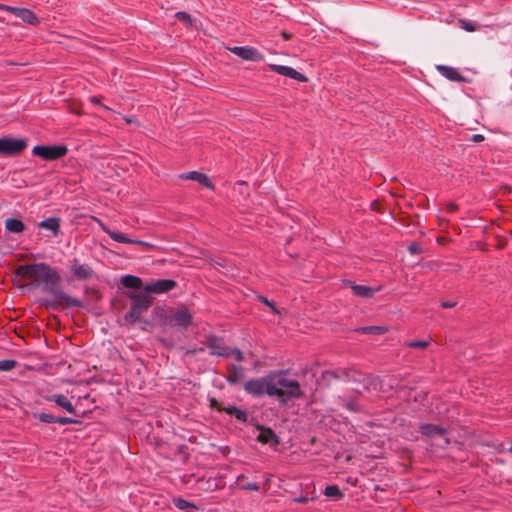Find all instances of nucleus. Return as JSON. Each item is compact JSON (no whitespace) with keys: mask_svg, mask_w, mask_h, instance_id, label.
<instances>
[{"mask_svg":"<svg viewBox=\"0 0 512 512\" xmlns=\"http://www.w3.org/2000/svg\"><path fill=\"white\" fill-rule=\"evenodd\" d=\"M16 275L30 281L32 287L41 288L50 296L51 299L45 302L48 307L54 308L64 304L61 276L56 269L45 263L25 264L17 268Z\"/></svg>","mask_w":512,"mask_h":512,"instance_id":"1","label":"nucleus"},{"mask_svg":"<svg viewBox=\"0 0 512 512\" xmlns=\"http://www.w3.org/2000/svg\"><path fill=\"white\" fill-rule=\"evenodd\" d=\"M274 387L277 388V393L274 397L282 404H286L291 399H299L304 396L299 382L287 378L285 371L274 372Z\"/></svg>","mask_w":512,"mask_h":512,"instance_id":"2","label":"nucleus"},{"mask_svg":"<svg viewBox=\"0 0 512 512\" xmlns=\"http://www.w3.org/2000/svg\"><path fill=\"white\" fill-rule=\"evenodd\" d=\"M243 389L247 394L254 398H261L265 395L274 397L277 393V388L274 387V372H271L264 377L251 379L245 382Z\"/></svg>","mask_w":512,"mask_h":512,"instance_id":"3","label":"nucleus"},{"mask_svg":"<svg viewBox=\"0 0 512 512\" xmlns=\"http://www.w3.org/2000/svg\"><path fill=\"white\" fill-rule=\"evenodd\" d=\"M131 307L125 315V320L131 324L136 323L140 316L146 312L152 304V297L145 290L140 293L131 294Z\"/></svg>","mask_w":512,"mask_h":512,"instance_id":"4","label":"nucleus"},{"mask_svg":"<svg viewBox=\"0 0 512 512\" xmlns=\"http://www.w3.org/2000/svg\"><path fill=\"white\" fill-rule=\"evenodd\" d=\"M193 323V315L189 309L182 305L176 309H172L170 314L164 319V324L170 327H178L186 330Z\"/></svg>","mask_w":512,"mask_h":512,"instance_id":"5","label":"nucleus"},{"mask_svg":"<svg viewBox=\"0 0 512 512\" xmlns=\"http://www.w3.org/2000/svg\"><path fill=\"white\" fill-rule=\"evenodd\" d=\"M26 139H16L12 137H0V155L17 156L27 148Z\"/></svg>","mask_w":512,"mask_h":512,"instance_id":"6","label":"nucleus"},{"mask_svg":"<svg viewBox=\"0 0 512 512\" xmlns=\"http://www.w3.org/2000/svg\"><path fill=\"white\" fill-rule=\"evenodd\" d=\"M100 224V227L101 229L114 241L116 242H119V243H124V244H136V245H140L142 246L143 248H145L146 250H153L155 249V245L150 243V242H146V241H143V240H136V239H131L129 237H127L126 235H124L123 233L121 232H117V231H113L111 230L108 226H106L105 224H103L102 222H99Z\"/></svg>","mask_w":512,"mask_h":512,"instance_id":"7","label":"nucleus"},{"mask_svg":"<svg viewBox=\"0 0 512 512\" xmlns=\"http://www.w3.org/2000/svg\"><path fill=\"white\" fill-rule=\"evenodd\" d=\"M32 153L36 156H39L45 160H56L64 156V145L57 146H44L38 145L35 146L32 150Z\"/></svg>","mask_w":512,"mask_h":512,"instance_id":"8","label":"nucleus"},{"mask_svg":"<svg viewBox=\"0 0 512 512\" xmlns=\"http://www.w3.org/2000/svg\"><path fill=\"white\" fill-rule=\"evenodd\" d=\"M229 50L243 60L259 62L264 59L263 54L251 46H234Z\"/></svg>","mask_w":512,"mask_h":512,"instance_id":"9","label":"nucleus"},{"mask_svg":"<svg viewBox=\"0 0 512 512\" xmlns=\"http://www.w3.org/2000/svg\"><path fill=\"white\" fill-rule=\"evenodd\" d=\"M177 286L176 281L172 279H158L155 282L147 284L144 290L149 293L162 294L173 290Z\"/></svg>","mask_w":512,"mask_h":512,"instance_id":"10","label":"nucleus"},{"mask_svg":"<svg viewBox=\"0 0 512 512\" xmlns=\"http://www.w3.org/2000/svg\"><path fill=\"white\" fill-rule=\"evenodd\" d=\"M206 345L210 349L211 355H217L224 358L230 357V348L226 347L220 338L214 335H209L206 338Z\"/></svg>","mask_w":512,"mask_h":512,"instance_id":"11","label":"nucleus"},{"mask_svg":"<svg viewBox=\"0 0 512 512\" xmlns=\"http://www.w3.org/2000/svg\"><path fill=\"white\" fill-rule=\"evenodd\" d=\"M270 68L272 71L278 73L279 75L297 80L299 82H305L307 80V78L302 73L298 72L290 66L273 64L270 65Z\"/></svg>","mask_w":512,"mask_h":512,"instance_id":"12","label":"nucleus"},{"mask_svg":"<svg viewBox=\"0 0 512 512\" xmlns=\"http://www.w3.org/2000/svg\"><path fill=\"white\" fill-rule=\"evenodd\" d=\"M9 10L17 17L20 18L25 23L30 25H38L39 19L36 14L27 9V8H19V7H10Z\"/></svg>","mask_w":512,"mask_h":512,"instance_id":"13","label":"nucleus"},{"mask_svg":"<svg viewBox=\"0 0 512 512\" xmlns=\"http://www.w3.org/2000/svg\"><path fill=\"white\" fill-rule=\"evenodd\" d=\"M180 178L184 179V180L196 181L200 185H202V186H204L206 188H209L211 190H214L213 183L211 182L210 178L206 174H204V173H201V172H198V171H190V172H186V173L181 174Z\"/></svg>","mask_w":512,"mask_h":512,"instance_id":"14","label":"nucleus"},{"mask_svg":"<svg viewBox=\"0 0 512 512\" xmlns=\"http://www.w3.org/2000/svg\"><path fill=\"white\" fill-rule=\"evenodd\" d=\"M71 272L79 280H87L94 276V271L89 265L81 264L78 261H74L71 265Z\"/></svg>","mask_w":512,"mask_h":512,"instance_id":"15","label":"nucleus"},{"mask_svg":"<svg viewBox=\"0 0 512 512\" xmlns=\"http://www.w3.org/2000/svg\"><path fill=\"white\" fill-rule=\"evenodd\" d=\"M419 431L422 434V436H425L427 438H435V437H442L446 435V429L442 426L435 425V424H422L419 427Z\"/></svg>","mask_w":512,"mask_h":512,"instance_id":"16","label":"nucleus"},{"mask_svg":"<svg viewBox=\"0 0 512 512\" xmlns=\"http://www.w3.org/2000/svg\"><path fill=\"white\" fill-rule=\"evenodd\" d=\"M437 71L445 78L454 82H463L465 78L460 74V72L451 66L446 65H438L436 67Z\"/></svg>","mask_w":512,"mask_h":512,"instance_id":"17","label":"nucleus"},{"mask_svg":"<svg viewBox=\"0 0 512 512\" xmlns=\"http://www.w3.org/2000/svg\"><path fill=\"white\" fill-rule=\"evenodd\" d=\"M60 218H48L39 223V228L48 230L53 236H56L60 230Z\"/></svg>","mask_w":512,"mask_h":512,"instance_id":"18","label":"nucleus"},{"mask_svg":"<svg viewBox=\"0 0 512 512\" xmlns=\"http://www.w3.org/2000/svg\"><path fill=\"white\" fill-rule=\"evenodd\" d=\"M351 289L354 295L362 298H372L375 292L378 291L377 289H373L370 286L357 284H352Z\"/></svg>","mask_w":512,"mask_h":512,"instance_id":"19","label":"nucleus"},{"mask_svg":"<svg viewBox=\"0 0 512 512\" xmlns=\"http://www.w3.org/2000/svg\"><path fill=\"white\" fill-rule=\"evenodd\" d=\"M257 439L264 444L277 445L279 443L278 436L269 428L262 430Z\"/></svg>","mask_w":512,"mask_h":512,"instance_id":"20","label":"nucleus"},{"mask_svg":"<svg viewBox=\"0 0 512 512\" xmlns=\"http://www.w3.org/2000/svg\"><path fill=\"white\" fill-rule=\"evenodd\" d=\"M5 228L11 233H21L25 229L24 223L17 218H8L5 221Z\"/></svg>","mask_w":512,"mask_h":512,"instance_id":"21","label":"nucleus"},{"mask_svg":"<svg viewBox=\"0 0 512 512\" xmlns=\"http://www.w3.org/2000/svg\"><path fill=\"white\" fill-rule=\"evenodd\" d=\"M344 373L348 380L363 382L364 385L372 383L370 376L364 375L354 369H349L348 371H344Z\"/></svg>","mask_w":512,"mask_h":512,"instance_id":"22","label":"nucleus"},{"mask_svg":"<svg viewBox=\"0 0 512 512\" xmlns=\"http://www.w3.org/2000/svg\"><path fill=\"white\" fill-rule=\"evenodd\" d=\"M121 284L126 288L140 289L142 287V280L137 276L128 274L121 278Z\"/></svg>","mask_w":512,"mask_h":512,"instance_id":"23","label":"nucleus"},{"mask_svg":"<svg viewBox=\"0 0 512 512\" xmlns=\"http://www.w3.org/2000/svg\"><path fill=\"white\" fill-rule=\"evenodd\" d=\"M219 410H224L228 415L234 416L239 421L246 422V420H247L246 412L237 408L236 406H228L225 408H219Z\"/></svg>","mask_w":512,"mask_h":512,"instance_id":"24","label":"nucleus"},{"mask_svg":"<svg viewBox=\"0 0 512 512\" xmlns=\"http://www.w3.org/2000/svg\"><path fill=\"white\" fill-rule=\"evenodd\" d=\"M324 494L327 497L333 498L334 500H339L344 497L343 492L339 489L337 485H328L325 487Z\"/></svg>","mask_w":512,"mask_h":512,"instance_id":"25","label":"nucleus"},{"mask_svg":"<svg viewBox=\"0 0 512 512\" xmlns=\"http://www.w3.org/2000/svg\"><path fill=\"white\" fill-rule=\"evenodd\" d=\"M243 377V368L239 365H232V373L228 375L227 382L236 384Z\"/></svg>","mask_w":512,"mask_h":512,"instance_id":"26","label":"nucleus"},{"mask_svg":"<svg viewBox=\"0 0 512 512\" xmlns=\"http://www.w3.org/2000/svg\"><path fill=\"white\" fill-rule=\"evenodd\" d=\"M39 421L43 423H54L58 422L60 424H64V416H54L49 413H40L37 415Z\"/></svg>","mask_w":512,"mask_h":512,"instance_id":"27","label":"nucleus"},{"mask_svg":"<svg viewBox=\"0 0 512 512\" xmlns=\"http://www.w3.org/2000/svg\"><path fill=\"white\" fill-rule=\"evenodd\" d=\"M363 334H384L388 331L387 327L384 326H365L358 330Z\"/></svg>","mask_w":512,"mask_h":512,"instance_id":"28","label":"nucleus"},{"mask_svg":"<svg viewBox=\"0 0 512 512\" xmlns=\"http://www.w3.org/2000/svg\"><path fill=\"white\" fill-rule=\"evenodd\" d=\"M173 504L179 510H186L188 508H196V506L193 503H191L183 498H174Z\"/></svg>","mask_w":512,"mask_h":512,"instance_id":"29","label":"nucleus"},{"mask_svg":"<svg viewBox=\"0 0 512 512\" xmlns=\"http://www.w3.org/2000/svg\"><path fill=\"white\" fill-rule=\"evenodd\" d=\"M17 365V361L11 359L0 360V371H11Z\"/></svg>","mask_w":512,"mask_h":512,"instance_id":"30","label":"nucleus"},{"mask_svg":"<svg viewBox=\"0 0 512 512\" xmlns=\"http://www.w3.org/2000/svg\"><path fill=\"white\" fill-rule=\"evenodd\" d=\"M430 341L427 340H420V341H409L406 342L405 345L410 348H418V349H425L429 346Z\"/></svg>","mask_w":512,"mask_h":512,"instance_id":"31","label":"nucleus"},{"mask_svg":"<svg viewBox=\"0 0 512 512\" xmlns=\"http://www.w3.org/2000/svg\"><path fill=\"white\" fill-rule=\"evenodd\" d=\"M257 299L261 303H263V304L267 305L268 307H270L273 313H275V314L279 313V311L277 310L275 304L272 301H270L269 299H267L266 297H264V296H257Z\"/></svg>","mask_w":512,"mask_h":512,"instance_id":"32","label":"nucleus"},{"mask_svg":"<svg viewBox=\"0 0 512 512\" xmlns=\"http://www.w3.org/2000/svg\"><path fill=\"white\" fill-rule=\"evenodd\" d=\"M175 16L179 21L191 23V16L184 11L177 12Z\"/></svg>","mask_w":512,"mask_h":512,"instance_id":"33","label":"nucleus"},{"mask_svg":"<svg viewBox=\"0 0 512 512\" xmlns=\"http://www.w3.org/2000/svg\"><path fill=\"white\" fill-rule=\"evenodd\" d=\"M230 356H234L238 362L243 361V353L239 349H230Z\"/></svg>","mask_w":512,"mask_h":512,"instance_id":"34","label":"nucleus"},{"mask_svg":"<svg viewBox=\"0 0 512 512\" xmlns=\"http://www.w3.org/2000/svg\"><path fill=\"white\" fill-rule=\"evenodd\" d=\"M461 23H462V27L464 29H466L467 31L472 32L475 30V27L472 23L464 21V20H461Z\"/></svg>","mask_w":512,"mask_h":512,"instance_id":"35","label":"nucleus"},{"mask_svg":"<svg viewBox=\"0 0 512 512\" xmlns=\"http://www.w3.org/2000/svg\"><path fill=\"white\" fill-rule=\"evenodd\" d=\"M259 485L257 483H248L246 486H245V489H248V490H251V491H258L259 490Z\"/></svg>","mask_w":512,"mask_h":512,"instance_id":"36","label":"nucleus"},{"mask_svg":"<svg viewBox=\"0 0 512 512\" xmlns=\"http://www.w3.org/2000/svg\"><path fill=\"white\" fill-rule=\"evenodd\" d=\"M455 306H456V302H453V301H443L441 303L442 308H453Z\"/></svg>","mask_w":512,"mask_h":512,"instance_id":"37","label":"nucleus"},{"mask_svg":"<svg viewBox=\"0 0 512 512\" xmlns=\"http://www.w3.org/2000/svg\"><path fill=\"white\" fill-rule=\"evenodd\" d=\"M55 401L58 406L64 408V395H58Z\"/></svg>","mask_w":512,"mask_h":512,"instance_id":"38","label":"nucleus"},{"mask_svg":"<svg viewBox=\"0 0 512 512\" xmlns=\"http://www.w3.org/2000/svg\"><path fill=\"white\" fill-rule=\"evenodd\" d=\"M472 140L474 142H481L484 140V136L481 134H475V135H473Z\"/></svg>","mask_w":512,"mask_h":512,"instance_id":"39","label":"nucleus"},{"mask_svg":"<svg viewBox=\"0 0 512 512\" xmlns=\"http://www.w3.org/2000/svg\"><path fill=\"white\" fill-rule=\"evenodd\" d=\"M65 409H66V412H69V413H72L74 411V407H73L72 403L69 401H66Z\"/></svg>","mask_w":512,"mask_h":512,"instance_id":"40","label":"nucleus"},{"mask_svg":"<svg viewBox=\"0 0 512 512\" xmlns=\"http://www.w3.org/2000/svg\"><path fill=\"white\" fill-rule=\"evenodd\" d=\"M65 301H66V307L76 303V300H74L68 296H66Z\"/></svg>","mask_w":512,"mask_h":512,"instance_id":"41","label":"nucleus"},{"mask_svg":"<svg viewBox=\"0 0 512 512\" xmlns=\"http://www.w3.org/2000/svg\"><path fill=\"white\" fill-rule=\"evenodd\" d=\"M346 406H347V408H348L349 410H351V411H357L356 405H355L354 403H352V402H348V403L346 404Z\"/></svg>","mask_w":512,"mask_h":512,"instance_id":"42","label":"nucleus"},{"mask_svg":"<svg viewBox=\"0 0 512 512\" xmlns=\"http://www.w3.org/2000/svg\"><path fill=\"white\" fill-rule=\"evenodd\" d=\"M409 251L411 253H416L418 251V246L416 244H412L409 246Z\"/></svg>","mask_w":512,"mask_h":512,"instance_id":"43","label":"nucleus"},{"mask_svg":"<svg viewBox=\"0 0 512 512\" xmlns=\"http://www.w3.org/2000/svg\"><path fill=\"white\" fill-rule=\"evenodd\" d=\"M295 501L299 502V503H306L308 501V498L300 497V498H296Z\"/></svg>","mask_w":512,"mask_h":512,"instance_id":"44","label":"nucleus"},{"mask_svg":"<svg viewBox=\"0 0 512 512\" xmlns=\"http://www.w3.org/2000/svg\"><path fill=\"white\" fill-rule=\"evenodd\" d=\"M91 99V102L94 103V104H100L99 102V99L96 97V96H93L90 98Z\"/></svg>","mask_w":512,"mask_h":512,"instance_id":"45","label":"nucleus"},{"mask_svg":"<svg viewBox=\"0 0 512 512\" xmlns=\"http://www.w3.org/2000/svg\"><path fill=\"white\" fill-rule=\"evenodd\" d=\"M282 36H283V38H284V39H286V40L290 39V37H291V35H290V34H288V33H286V32H283V33H282Z\"/></svg>","mask_w":512,"mask_h":512,"instance_id":"46","label":"nucleus"},{"mask_svg":"<svg viewBox=\"0 0 512 512\" xmlns=\"http://www.w3.org/2000/svg\"><path fill=\"white\" fill-rule=\"evenodd\" d=\"M65 422H66V424H67V423H72V422H74V421H73V420H70L69 418H67V417H66Z\"/></svg>","mask_w":512,"mask_h":512,"instance_id":"47","label":"nucleus"},{"mask_svg":"<svg viewBox=\"0 0 512 512\" xmlns=\"http://www.w3.org/2000/svg\"><path fill=\"white\" fill-rule=\"evenodd\" d=\"M451 211H454L456 209V206L455 205H451L450 208H449Z\"/></svg>","mask_w":512,"mask_h":512,"instance_id":"48","label":"nucleus"},{"mask_svg":"<svg viewBox=\"0 0 512 512\" xmlns=\"http://www.w3.org/2000/svg\"><path fill=\"white\" fill-rule=\"evenodd\" d=\"M211 405H212V406H215V405H216V400H215V399H212V401H211Z\"/></svg>","mask_w":512,"mask_h":512,"instance_id":"49","label":"nucleus"},{"mask_svg":"<svg viewBox=\"0 0 512 512\" xmlns=\"http://www.w3.org/2000/svg\"><path fill=\"white\" fill-rule=\"evenodd\" d=\"M197 350H191V351H188V353L190 354H196Z\"/></svg>","mask_w":512,"mask_h":512,"instance_id":"50","label":"nucleus"},{"mask_svg":"<svg viewBox=\"0 0 512 512\" xmlns=\"http://www.w3.org/2000/svg\"><path fill=\"white\" fill-rule=\"evenodd\" d=\"M508 451L512 454V445L510 446Z\"/></svg>","mask_w":512,"mask_h":512,"instance_id":"51","label":"nucleus"}]
</instances>
